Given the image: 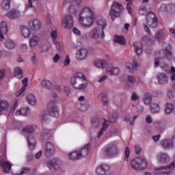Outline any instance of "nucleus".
<instances>
[{"label": "nucleus", "mask_w": 175, "mask_h": 175, "mask_svg": "<svg viewBox=\"0 0 175 175\" xmlns=\"http://www.w3.org/2000/svg\"><path fill=\"white\" fill-rule=\"evenodd\" d=\"M95 14L90 7H84L78 14V21L82 27H91L94 24Z\"/></svg>", "instance_id": "nucleus-1"}, {"label": "nucleus", "mask_w": 175, "mask_h": 175, "mask_svg": "<svg viewBox=\"0 0 175 175\" xmlns=\"http://www.w3.org/2000/svg\"><path fill=\"white\" fill-rule=\"evenodd\" d=\"M107 27L106 20L100 19L97 22V26L93 28L89 33V38L91 39H105V29Z\"/></svg>", "instance_id": "nucleus-2"}, {"label": "nucleus", "mask_w": 175, "mask_h": 175, "mask_svg": "<svg viewBox=\"0 0 175 175\" xmlns=\"http://www.w3.org/2000/svg\"><path fill=\"white\" fill-rule=\"evenodd\" d=\"M70 83L75 90H84L87 87V77L81 72H75L70 79Z\"/></svg>", "instance_id": "nucleus-3"}, {"label": "nucleus", "mask_w": 175, "mask_h": 175, "mask_svg": "<svg viewBox=\"0 0 175 175\" xmlns=\"http://www.w3.org/2000/svg\"><path fill=\"white\" fill-rule=\"evenodd\" d=\"M130 165L133 170H143L147 167V161L144 157H137L131 160Z\"/></svg>", "instance_id": "nucleus-4"}, {"label": "nucleus", "mask_w": 175, "mask_h": 175, "mask_svg": "<svg viewBox=\"0 0 175 175\" xmlns=\"http://www.w3.org/2000/svg\"><path fill=\"white\" fill-rule=\"evenodd\" d=\"M122 10H124V6L121 3L114 1L109 12V16L111 17L112 20L114 21L116 17H120Z\"/></svg>", "instance_id": "nucleus-5"}, {"label": "nucleus", "mask_w": 175, "mask_h": 175, "mask_svg": "<svg viewBox=\"0 0 175 175\" xmlns=\"http://www.w3.org/2000/svg\"><path fill=\"white\" fill-rule=\"evenodd\" d=\"M146 24L150 27V28H157L158 26V19L157 16L152 12L148 13L146 16Z\"/></svg>", "instance_id": "nucleus-6"}, {"label": "nucleus", "mask_w": 175, "mask_h": 175, "mask_svg": "<svg viewBox=\"0 0 175 175\" xmlns=\"http://www.w3.org/2000/svg\"><path fill=\"white\" fill-rule=\"evenodd\" d=\"M48 113L49 116H52V117H58V116H59V113H58V107H57V103L55 101H52L49 104Z\"/></svg>", "instance_id": "nucleus-7"}, {"label": "nucleus", "mask_w": 175, "mask_h": 175, "mask_svg": "<svg viewBox=\"0 0 175 175\" xmlns=\"http://www.w3.org/2000/svg\"><path fill=\"white\" fill-rule=\"evenodd\" d=\"M62 25L64 28H66V29H70V28H72L73 16H72L70 14L66 15L63 18Z\"/></svg>", "instance_id": "nucleus-8"}, {"label": "nucleus", "mask_w": 175, "mask_h": 175, "mask_svg": "<svg viewBox=\"0 0 175 175\" xmlns=\"http://www.w3.org/2000/svg\"><path fill=\"white\" fill-rule=\"evenodd\" d=\"M28 25L31 31H39L42 28V22L39 19H32L29 21Z\"/></svg>", "instance_id": "nucleus-9"}, {"label": "nucleus", "mask_w": 175, "mask_h": 175, "mask_svg": "<svg viewBox=\"0 0 175 175\" xmlns=\"http://www.w3.org/2000/svg\"><path fill=\"white\" fill-rule=\"evenodd\" d=\"M118 152V148H117L116 145H109L105 149V154L106 157H114V155H117Z\"/></svg>", "instance_id": "nucleus-10"}, {"label": "nucleus", "mask_w": 175, "mask_h": 175, "mask_svg": "<svg viewBox=\"0 0 175 175\" xmlns=\"http://www.w3.org/2000/svg\"><path fill=\"white\" fill-rule=\"evenodd\" d=\"M88 55V51L84 48H81L77 51L76 59L77 61H84Z\"/></svg>", "instance_id": "nucleus-11"}, {"label": "nucleus", "mask_w": 175, "mask_h": 175, "mask_svg": "<svg viewBox=\"0 0 175 175\" xmlns=\"http://www.w3.org/2000/svg\"><path fill=\"white\" fill-rule=\"evenodd\" d=\"M160 146L164 150H172L174 147V143L171 139H165L161 141Z\"/></svg>", "instance_id": "nucleus-12"}, {"label": "nucleus", "mask_w": 175, "mask_h": 175, "mask_svg": "<svg viewBox=\"0 0 175 175\" xmlns=\"http://www.w3.org/2000/svg\"><path fill=\"white\" fill-rule=\"evenodd\" d=\"M159 162L163 165L169 163L170 162V157L166 152H160L157 157Z\"/></svg>", "instance_id": "nucleus-13"}, {"label": "nucleus", "mask_w": 175, "mask_h": 175, "mask_svg": "<svg viewBox=\"0 0 175 175\" xmlns=\"http://www.w3.org/2000/svg\"><path fill=\"white\" fill-rule=\"evenodd\" d=\"M110 170V167L106 164L98 165L96 169V173L98 175H106L107 172Z\"/></svg>", "instance_id": "nucleus-14"}, {"label": "nucleus", "mask_w": 175, "mask_h": 175, "mask_svg": "<svg viewBox=\"0 0 175 175\" xmlns=\"http://www.w3.org/2000/svg\"><path fill=\"white\" fill-rule=\"evenodd\" d=\"M55 152V147H54V144H53L51 142H48L44 149L45 155L46 157H51Z\"/></svg>", "instance_id": "nucleus-15"}, {"label": "nucleus", "mask_w": 175, "mask_h": 175, "mask_svg": "<svg viewBox=\"0 0 175 175\" xmlns=\"http://www.w3.org/2000/svg\"><path fill=\"white\" fill-rule=\"evenodd\" d=\"M8 33V23L5 21H3L0 23V42H3L5 36Z\"/></svg>", "instance_id": "nucleus-16"}, {"label": "nucleus", "mask_w": 175, "mask_h": 175, "mask_svg": "<svg viewBox=\"0 0 175 175\" xmlns=\"http://www.w3.org/2000/svg\"><path fill=\"white\" fill-rule=\"evenodd\" d=\"M59 163L55 159L49 160L47 161V167L51 172H55V170L59 169Z\"/></svg>", "instance_id": "nucleus-17"}, {"label": "nucleus", "mask_w": 175, "mask_h": 175, "mask_svg": "<svg viewBox=\"0 0 175 175\" xmlns=\"http://www.w3.org/2000/svg\"><path fill=\"white\" fill-rule=\"evenodd\" d=\"M6 16L10 20H17L21 16V14L20 11L13 9L8 12Z\"/></svg>", "instance_id": "nucleus-18"}, {"label": "nucleus", "mask_w": 175, "mask_h": 175, "mask_svg": "<svg viewBox=\"0 0 175 175\" xmlns=\"http://www.w3.org/2000/svg\"><path fill=\"white\" fill-rule=\"evenodd\" d=\"M167 36V34L166 33V31H165V29H161L154 35V39H156L157 42H163L165 40V38Z\"/></svg>", "instance_id": "nucleus-19"}, {"label": "nucleus", "mask_w": 175, "mask_h": 175, "mask_svg": "<svg viewBox=\"0 0 175 175\" xmlns=\"http://www.w3.org/2000/svg\"><path fill=\"white\" fill-rule=\"evenodd\" d=\"M39 42H40V38L38 36H33L29 40V47L31 49H35L36 46L39 44Z\"/></svg>", "instance_id": "nucleus-20"}, {"label": "nucleus", "mask_w": 175, "mask_h": 175, "mask_svg": "<svg viewBox=\"0 0 175 175\" xmlns=\"http://www.w3.org/2000/svg\"><path fill=\"white\" fill-rule=\"evenodd\" d=\"M157 79L158 83L161 85L167 84V81H169V78L167 77V75H166V74L165 73L157 74Z\"/></svg>", "instance_id": "nucleus-21"}, {"label": "nucleus", "mask_w": 175, "mask_h": 175, "mask_svg": "<svg viewBox=\"0 0 175 175\" xmlns=\"http://www.w3.org/2000/svg\"><path fill=\"white\" fill-rule=\"evenodd\" d=\"M133 61L134 66L131 63H126L125 64L126 69H127L129 72H133V70H135V69H137V66H139V64H137L135 57H133Z\"/></svg>", "instance_id": "nucleus-22"}, {"label": "nucleus", "mask_w": 175, "mask_h": 175, "mask_svg": "<svg viewBox=\"0 0 175 175\" xmlns=\"http://www.w3.org/2000/svg\"><path fill=\"white\" fill-rule=\"evenodd\" d=\"M27 142L29 143L30 150H33L36 146V141L35 140V137L32 135V133H29L27 136Z\"/></svg>", "instance_id": "nucleus-23"}, {"label": "nucleus", "mask_w": 175, "mask_h": 175, "mask_svg": "<svg viewBox=\"0 0 175 175\" xmlns=\"http://www.w3.org/2000/svg\"><path fill=\"white\" fill-rule=\"evenodd\" d=\"M81 3V0H72V4L70 6L69 12L70 13H72L73 14H76L77 10L76 9V6H79Z\"/></svg>", "instance_id": "nucleus-24"}, {"label": "nucleus", "mask_w": 175, "mask_h": 175, "mask_svg": "<svg viewBox=\"0 0 175 175\" xmlns=\"http://www.w3.org/2000/svg\"><path fill=\"white\" fill-rule=\"evenodd\" d=\"M0 165L1 166V170L4 173H9L10 172V169H12V164L10 163L1 160Z\"/></svg>", "instance_id": "nucleus-25"}, {"label": "nucleus", "mask_w": 175, "mask_h": 175, "mask_svg": "<svg viewBox=\"0 0 175 175\" xmlns=\"http://www.w3.org/2000/svg\"><path fill=\"white\" fill-rule=\"evenodd\" d=\"M135 51L137 55H142L143 54V44L140 42H135L133 44Z\"/></svg>", "instance_id": "nucleus-26"}, {"label": "nucleus", "mask_w": 175, "mask_h": 175, "mask_svg": "<svg viewBox=\"0 0 175 175\" xmlns=\"http://www.w3.org/2000/svg\"><path fill=\"white\" fill-rule=\"evenodd\" d=\"M40 49L43 53H47L49 50H50V42H49L47 40L42 41Z\"/></svg>", "instance_id": "nucleus-27"}, {"label": "nucleus", "mask_w": 175, "mask_h": 175, "mask_svg": "<svg viewBox=\"0 0 175 175\" xmlns=\"http://www.w3.org/2000/svg\"><path fill=\"white\" fill-rule=\"evenodd\" d=\"M107 70L111 76H118L120 72H121V70L118 67H109Z\"/></svg>", "instance_id": "nucleus-28"}, {"label": "nucleus", "mask_w": 175, "mask_h": 175, "mask_svg": "<svg viewBox=\"0 0 175 175\" xmlns=\"http://www.w3.org/2000/svg\"><path fill=\"white\" fill-rule=\"evenodd\" d=\"M107 64V62L103 59H96L94 62V66H96V68H98L99 69H103Z\"/></svg>", "instance_id": "nucleus-29"}, {"label": "nucleus", "mask_w": 175, "mask_h": 175, "mask_svg": "<svg viewBox=\"0 0 175 175\" xmlns=\"http://www.w3.org/2000/svg\"><path fill=\"white\" fill-rule=\"evenodd\" d=\"M90 147H91V144H88L85 145L80 151H78L79 152L81 158V157H87V155H88Z\"/></svg>", "instance_id": "nucleus-30"}, {"label": "nucleus", "mask_w": 175, "mask_h": 175, "mask_svg": "<svg viewBox=\"0 0 175 175\" xmlns=\"http://www.w3.org/2000/svg\"><path fill=\"white\" fill-rule=\"evenodd\" d=\"M22 83L23 86L16 93V96H20L25 91V88L28 86V78L23 79Z\"/></svg>", "instance_id": "nucleus-31"}, {"label": "nucleus", "mask_w": 175, "mask_h": 175, "mask_svg": "<svg viewBox=\"0 0 175 175\" xmlns=\"http://www.w3.org/2000/svg\"><path fill=\"white\" fill-rule=\"evenodd\" d=\"M152 114H158L161 111V105L157 103H152L150 108Z\"/></svg>", "instance_id": "nucleus-32"}, {"label": "nucleus", "mask_w": 175, "mask_h": 175, "mask_svg": "<svg viewBox=\"0 0 175 175\" xmlns=\"http://www.w3.org/2000/svg\"><path fill=\"white\" fill-rule=\"evenodd\" d=\"M40 84L41 87L42 88H44L45 90H51V87H53V83H51V81L47 79H42Z\"/></svg>", "instance_id": "nucleus-33"}, {"label": "nucleus", "mask_w": 175, "mask_h": 175, "mask_svg": "<svg viewBox=\"0 0 175 175\" xmlns=\"http://www.w3.org/2000/svg\"><path fill=\"white\" fill-rule=\"evenodd\" d=\"M15 114L16 116H29V107H25V108H22L21 109H18L16 111Z\"/></svg>", "instance_id": "nucleus-34"}, {"label": "nucleus", "mask_w": 175, "mask_h": 175, "mask_svg": "<svg viewBox=\"0 0 175 175\" xmlns=\"http://www.w3.org/2000/svg\"><path fill=\"white\" fill-rule=\"evenodd\" d=\"M154 170L157 172V174L159 175H169V172L167 170V167H159L154 168Z\"/></svg>", "instance_id": "nucleus-35"}, {"label": "nucleus", "mask_w": 175, "mask_h": 175, "mask_svg": "<svg viewBox=\"0 0 175 175\" xmlns=\"http://www.w3.org/2000/svg\"><path fill=\"white\" fill-rule=\"evenodd\" d=\"M14 76L16 79H23V70L20 67L14 68Z\"/></svg>", "instance_id": "nucleus-36"}, {"label": "nucleus", "mask_w": 175, "mask_h": 175, "mask_svg": "<svg viewBox=\"0 0 175 175\" xmlns=\"http://www.w3.org/2000/svg\"><path fill=\"white\" fill-rule=\"evenodd\" d=\"M163 53L165 57L170 59V58H172V46H170V45H166V46L163 49Z\"/></svg>", "instance_id": "nucleus-37"}, {"label": "nucleus", "mask_w": 175, "mask_h": 175, "mask_svg": "<svg viewBox=\"0 0 175 175\" xmlns=\"http://www.w3.org/2000/svg\"><path fill=\"white\" fill-rule=\"evenodd\" d=\"M21 34L23 38L27 39V38H29V36L31 35V31L28 27L23 26L21 27Z\"/></svg>", "instance_id": "nucleus-38"}, {"label": "nucleus", "mask_w": 175, "mask_h": 175, "mask_svg": "<svg viewBox=\"0 0 175 175\" xmlns=\"http://www.w3.org/2000/svg\"><path fill=\"white\" fill-rule=\"evenodd\" d=\"M4 46L8 50H13L16 47V44L12 40H7L5 42Z\"/></svg>", "instance_id": "nucleus-39"}, {"label": "nucleus", "mask_w": 175, "mask_h": 175, "mask_svg": "<svg viewBox=\"0 0 175 175\" xmlns=\"http://www.w3.org/2000/svg\"><path fill=\"white\" fill-rule=\"evenodd\" d=\"M68 158L72 161H76V159H80L81 157L80 156L79 151H74L68 154Z\"/></svg>", "instance_id": "nucleus-40"}, {"label": "nucleus", "mask_w": 175, "mask_h": 175, "mask_svg": "<svg viewBox=\"0 0 175 175\" xmlns=\"http://www.w3.org/2000/svg\"><path fill=\"white\" fill-rule=\"evenodd\" d=\"M91 128L92 129H97L99 128V125H100V122L99 121V118H94L91 120Z\"/></svg>", "instance_id": "nucleus-41"}, {"label": "nucleus", "mask_w": 175, "mask_h": 175, "mask_svg": "<svg viewBox=\"0 0 175 175\" xmlns=\"http://www.w3.org/2000/svg\"><path fill=\"white\" fill-rule=\"evenodd\" d=\"M38 131V126L27 125L23 129V132H35Z\"/></svg>", "instance_id": "nucleus-42"}, {"label": "nucleus", "mask_w": 175, "mask_h": 175, "mask_svg": "<svg viewBox=\"0 0 175 175\" xmlns=\"http://www.w3.org/2000/svg\"><path fill=\"white\" fill-rule=\"evenodd\" d=\"M114 39V42L116 43H118L119 44H121L122 46H124L126 41H125V38H124L123 36H116L113 38Z\"/></svg>", "instance_id": "nucleus-43"}, {"label": "nucleus", "mask_w": 175, "mask_h": 175, "mask_svg": "<svg viewBox=\"0 0 175 175\" xmlns=\"http://www.w3.org/2000/svg\"><path fill=\"white\" fill-rule=\"evenodd\" d=\"M9 109V103L6 102V100H2L0 103V114L2 111H8Z\"/></svg>", "instance_id": "nucleus-44"}, {"label": "nucleus", "mask_w": 175, "mask_h": 175, "mask_svg": "<svg viewBox=\"0 0 175 175\" xmlns=\"http://www.w3.org/2000/svg\"><path fill=\"white\" fill-rule=\"evenodd\" d=\"M27 101L29 105H36V98H35V96L32 94H29L27 96Z\"/></svg>", "instance_id": "nucleus-45"}, {"label": "nucleus", "mask_w": 175, "mask_h": 175, "mask_svg": "<svg viewBox=\"0 0 175 175\" xmlns=\"http://www.w3.org/2000/svg\"><path fill=\"white\" fill-rule=\"evenodd\" d=\"M10 2H12V0H3L1 4L2 9H4V10L10 9Z\"/></svg>", "instance_id": "nucleus-46"}, {"label": "nucleus", "mask_w": 175, "mask_h": 175, "mask_svg": "<svg viewBox=\"0 0 175 175\" xmlns=\"http://www.w3.org/2000/svg\"><path fill=\"white\" fill-rule=\"evenodd\" d=\"M152 100V96H151V94H146L144 98V105H146L147 106L151 105Z\"/></svg>", "instance_id": "nucleus-47"}, {"label": "nucleus", "mask_w": 175, "mask_h": 175, "mask_svg": "<svg viewBox=\"0 0 175 175\" xmlns=\"http://www.w3.org/2000/svg\"><path fill=\"white\" fill-rule=\"evenodd\" d=\"M98 98L103 100L105 106H107V105H109V97H107V95H106V94L105 93L100 94L98 96Z\"/></svg>", "instance_id": "nucleus-48"}, {"label": "nucleus", "mask_w": 175, "mask_h": 175, "mask_svg": "<svg viewBox=\"0 0 175 175\" xmlns=\"http://www.w3.org/2000/svg\"><path fill=\"white\" fill-rule=\"evenodd\" d=\"M174 110V105L171 103H167L165 107V113L166 114H170Z\"/></svg>", "instance_id": "nucleus-49"}, {"label": "nucleus", "mask_w": 175, "mask_h": 175, "mask_svg": "<svg viewBox=\"0 0 175 175\" xmlns=\"http://www.w3.org/2000/svg\"><path fill=\"white\" fill-rule=\"evenodd\" d=\"M39 0H29L28 3L25 5V10H28V9H31L33 8V3L35 2H38Z\"/></svg>", "instance_id": "nucleus-50"}, {"label": "nucleus", "mask_w": 175, "mask_h": 175, "mask_svg": "<svg viewBox=\"0 0 175 175\" xmlns=\"http://www.w3.org/2000/svg\"><path fill=\"white\" fill-rule=\"evenodd\" d=\"M124 121L127 124H129V125H133V121L132 120V118L130 115H126L124 118Z\"/></svg>", "instance_id": "nucleus-51"}, {"label": "nucleus", "mask_w": 175, "mask_h": 175, "mask_svg": "<svg viewBox=\"0 0 175 175\" xmlns=\"http://www.w3.org/2000/svg\"><path fill=\"white\" fill-rule=\"evenodd\" d=\"M110 124V122H109V120H105L103 124V127L100 132H105L107 128H109V125Z\"/></svg>", "instance_id": "nucleus-52"}, {"label": "nucleus", "mask_w": 175, "mask_h": 175, "mask_svg": "<svg viewBox=\"0 0 175 175\" xmlns=\"http://www.w3.org/2000/svg\"><path fill=\"white\" fill-rule=\"evenodd\" d=\"M153 119H152V116H151V115L148 114L145 116V122L146 124H152L153 122Z\"/></svg>", "instance_id": "nucleus-53"}, {"label": "nucleus", "mask_w": 175, "mask_h": 175, "mask_svg": "<svg viewBox=\"0 0 175 175\" xmlns=\"http://www.w3.org/2000/svg\"><path fill=\"white\" fill-rule=\"evenodd\" d=\"M29 172H31V169L29 167H24L22 168L20 174H16L15 175L27 174Z\"/></svg>", "instance_id": "nucleus-54"}, {"label": "nucleus", "mask_w": 175, "mask_h": 175, "mask_svg": "<svg viewBox=\"0 0 175 175\" xmlns=\"http://www.w3.org/2000/svg\"><path fill=\"white\" fill-rule=\"evenodd\" d=\"M170 80L171 81H175V68L171 67L170 70Z\"/></svg>", "instance_id": "nucleus-55"}, {"label": "nucleus", "mask_w": 175, "mask_h": 175, "mask_svg": "<svg viewBox=\"0 0 175 175\" xmlns=\"http://www.w3.org/2000/svg\"><path fill=\"white\" fill-rule=\"evenodd\" d=\"M52 40H55L58 38V33L56 30H52L50 33Z\"/></svg>", "instance_id": "nucleus-56"}, {"label": "nucleus", "mask_w": 175, "mask_h": 175, "mask_svg": "<svg viewBox=\"0 0 175 175\" xmlns=\"http://www.w3.org/2000/svg\"><path fill=\"white\" fill-rule=\"evenodd\" d=\"M129 154H131V148H129V147H126L124 161L126 162L127 161H129Z\"/></svg>", "instance_id": "nucleus-57"}, {"label": "nucleus", "mask_w": 175, "mask_h": 175, "mask_svg": "<svg viewBox=\"0 0 175 175\" xmlns=\"http://www.w3.org/2000/svg\"><path fill=\"white\" fill-rule=\"evenodd\" d=\"M131 99L133 101L139 100L140 99V97L137 94H136V92H134L131 94Z\"/></svg>", "instance_id": "nucleus-58"}, {"label": "nucleus", "mask_w": 175, "mask_h": 175, "mask_svg": "<svg viewBox=\"0 0 175 175\" xmlns=\"http://www.w3.org/2000/svg\"><path fill=\"white\" fill-rule=\"evenodd\" d=\"M118 115V114L117 113V112H114L113 113L111 114V117L109 118L111 122H116V121H117Z\"/></svg>", "instance_id": "nucleus-59"}, {"label": "nucleus", "mask_w": 175, "mask_h": 175, "mask_svg": "<svg viewBox=\"0 0 175 175\" xmlns=\"http://www.w3.org/2000/svg\"><path fill=\"white\" fill-rule=\"evenodd\" d=\"M126 1L127 2L126 9L129 13L131 14V13H132V7H131V5H132V0H126Z\"/></svg>", "instance_id": "nucleus-60"}, {"label": "nucleus", "mask_w": 175, "mask_h": 175, "mask_svg": "<svg viewBox=\"0 0 175 175\" xmlns=\"http://www.w3.org/2000/svg\"><path fill=\"white\" fill-rule=\"evenodd\" d=\"M127 81L130 84H135V82L136 81V79H135V77L129 75L127 77Z\"/></svg>", "instance_id": "nucleus-61"}, {"label": "nucleus", "mask_w": 175, "mask_h": 175, "mask_svg": "<svg viewBox=\"0 0 175 175\" xmlns=\"http://www.w3.org/2000/svg\"><path fill=\"white\" fill-rule=\"evenodd\" d=\"M167 96L169 99H173L174 98V92H173L172 90H168Z\"/></svg>", "instance_id": "nucleus-62"}, {"label": "nucleus", "mask_w": 175, "mask_h": 175, "mask_svg": "<svg viewBox=\"0 0 175 175\" xmlns=\"http://www.w3.org/2000/svg\"><path fill=\"white\" fill-rule=\"evenodd\" d=\"M134 149L135 151V154L138 155L140 152H142V148L139 145H135L134 146Z\"/></svg>", "instance_id": "nucleus-63"}, {"label": "nucleus", "mask_w": 175, "mask_h": 175, "mask_svg": "<svg viewBox=\"0 0 175 175\" xmlns=\"http://www.w3.org/2000/svg\"><path fill=\"white\" fill-rule=\"evenodd\" d=\"M72 32L75 34L77 35V36H81V31L79 30L77 27H74L72 29Z\"/></svg>", "instance_id": "nucleus-64"}]
</instances>
